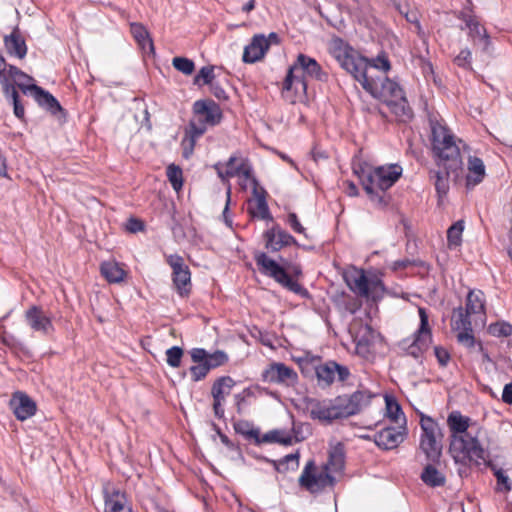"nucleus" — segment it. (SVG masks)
<instances>
[{
    "instance_id": "obj_1",
    "label": "nucleus",
    "mask_w": 512,
    "mask_h": 512,
    "mask_svg": "<svg viewBox=\"0 0 512 512\" xmlns=\"http://www.w3.org/2000/svg\"><path fill=\"white\" fill-rule=\"evenodd\" d=\"M432 147L437 157L438 170H430V179L433 181L439 200L445 197L449 191V177L451 174L458 176L462 170V158L460 149L454 136L449 130L438 123L431 121Z\"/></svg>"
},
{
    "instance_id": "obj_2",
    "label": "nucleus",
    "mask_w": 512,
    "mask_h": 512,
    "mask_svg": "<svg viewBox=\"0 0 512 512\" xmlns=\"http://www.w3.org/2000/svg\"><path fill=\"white\" fill-rule=\"evenodd\" d=\"M335 58L341 68L351 74L365 91L384 103L387 104L390 99H399L404 95L403 89L397 82L385 77L378 83L375 79L368 77L366 57L359 55L351 47L336 50Z\"/></svg>"
},
{
    "instance_id": "obj_3",
    "label": "nucleus",
    "mask_w": 512,
    "mask_h": 512,
    "mask_svg": "<svg viewBox=\"0 0 512 512\" xmlns=\"http://www.w3.org/2000/svg\"><path fill=\"white\" fill-rule=\"evenodd\" d=\"M447 425L450 430L449 453L456 463L467 464L485 461V449L482 447L478 432L473 434L470 428V418L458 411L448 415Z\"/></svg>"
},
{
    "instance_id": "obj_4",
    "label": "nucleus",
    "mask_w": 512,
    "mask_h": 512,
    "mask_svg": "<svg viewBox=\"0 0 512 512\" xmlns=\"http://www.w3.org/2000/svg\"><path fill=\"white\" fill-rule=\"evenodd\" d=\"M254 260L261 274L272 278L282 287L303 298H309V292L298 283L302 276V268L299 264H293L283 257H279L280 263L269 258L264 252H256Z\"/></svg>"
},
{
    "instance_id": "obj_5",
    "label": "nucleus",
    "mask_w": 512,
    "mask_h": 512,
    "mask_svg": "<svg viewBox=\"0 0 512 512\" xmlns=\"http://www.w3.org/2000/svg\"><path fill=\"white\" fill-rule=\"evenodd\" d=\"M306 78H311L319 82H327L329 76L314 58L300 53L293 65L288 69L287 75L283 81V92L290 91L294 86L296 91L301 89L303 93H306Z\"/></svg>"
},
{
    "instance_id": "obj_6",
    "label": "nucleus",
    "mask_w": 512,
    "mask_h": 512,
    "mask_svg": "<svg viewBox=\"0 0 512 512\" xmlns=\"http://www.w3.org/2000/svg\"><path fill=\"white\" fill-rule=\"evenodd\" d=\"M193 112L198 123L195 121L190 122L191 135L189 139V148L185 147L183 151V155L186 158H188L193 151L195 138H198L205 133L206 126H215L220 123L222 119V111L219 105L211 99L197 100L193 104Z\"/></svg>"
},
{
    "instance_id": "obj_7",
    "label": "nucleus",
    "mask_w": 512,
    "mask_h": 512,
    "mask_svg": "<svg viewBox=\"0 0 512 512\" xmlns=\"http://www.w3.org/2000/svg\"><path fill=\"white\" fill-rule=\"evenodd\" d=\"M420 426L422 429L420 449L429 462L439 463L443 449L442 429L436 421L426 415H421Z\"/></svg>"
},
{
    "instance_id": "obj_8",
    "label": "nucleus",
    "mask_w": 512,
    "mask_h": 512,
    "mask_svg": "<svg viewBox=\"0 0 512 512\" xmlns=\"http://www.w3.org/2000/svg\"><path fill=\"white\" fill-rule=\"evenodd\" d=\"M373 395L368 390H357L351 395H339L332 400L337 419L358 414L370 404Z\"/></svg>"
},
{
    "instance_id": "obj_9",
    "label": "nucleus",
    "mask_w": 512,
    "mask_h": 512,
    "mask_svg": "<svg viewBox=\"0 0 512 512\" xmlns=\"http://www.w3.org/2000/svg\"><path fill=\"white\" fill-rule=\"evenodd\" d=\"M418 314L420 317V326L414 333L413 341L409 345L403 346V349L406 355L411 356L422 363L423 354L428 350L432 342V333L426 309L419 307ZM403 345H405V342H403Z\"/></svg>"
},
{
    "instance_id": "obj_10",
    "label": "nucleus",
    "mask_w": 512,
    "mask_h": 512,
    "mask_svg": "<svg viewBox=\"0 0 512 512\" xmlns=\"http://www.w3.org/2000/svg\"><path fill=\"white\" fill-rule=\"evenodd\" d=\"M166 262L172 269V282L175 290L181 297H188L191 293V272L184 258L178 254L166 256Z\"/></svg>"
},
{
    "instance_id": "obj_11",
    "label": "nucleus",
    "mask_w": 512,
    "mask_h": 512,
    "mask_svg": "<svg viewBox=\"0 0 512 512\" xmlns=\"http://www.w3.org/2000/svg\"><path fill=\"white\" fill-rule=\"evenodd\" d=\"M471 315V313H467L466 309L459 307L454 309L451 318L452 329L458 331V343L470 350L476 346V339L473 335L472 322L470 320Z\"/></svg>"
},
{
    "instance_id": "obj_12",
    "label": "nucleus",
    "mask_w": 512,
    "mask_h": 512,
    "mask_svg": "<svg viewBox=\"0 0 512 512\" xmlns=\"http://www.w3.org/2000/svg\"><path fill=\"white\" fill-rule=\"evenodd\" d=\"M327 470L328 466H325V471L315 474L314 461H308L301 476L299 477L300 486L310 492L320 491L327 486H333L335 483V477L328 473Z\"/></svg>"
},
{
    "instance_id": "obj_13",
    "label": "nucleus",
    "mask_w": 512,
    "mask_h": 512,
    "mask_svg": "<svg viewBox=\"0 0 512 512\" xmlns=\"http://www.w3.org/2000/svg\"><path fill=\"white\" fill-rule=\"evenodd\" d=\"M402 167L398 164H390L385 166H378L373 169V189L376 190L380 195H383V201L381 205H386L385 192L391 188L401 177Z\"/></svg>"
},
{
    "instance_id": "obj_14",
    "label": "nucleus",
    "mask_w": 512,
    "mask_h": 512,
    "mask_svg": "<svg viewBox=\"0 0 512 512\" xmlns=\"http://www.w3.org/2000/svg\"><path fill=\"white\" fill-rule=\"evenodd\" d=\"M262 380L271 384L292 387L298 382V374L284 363L273 362L263 370Z\"/></svg>"
},
{
    "instance_id": "obj_15",
    "label": "nucleus",
    "mask_w": 512,
    "mask_h": 512,
    "mask_svg": "<svg viewBox=\"0 0 512 512\" xmlns=\"http://www.w3.org/2000/svg\"><path fill=\"white\" fill-rule=\"evenodd\" d=\"M315 374L318 386L321 388L330 387L336 379L340 382L346 381L350 376L348 367L338 364L335 361H327L316 366Z\"/></svg>"
},
{
    "instance_id": "obj_16",
    "label": "nucleus",
    "mask_w": 512,
    "mask_h": 512,
    "mask_svg": "<svg viewBox=\"0 0 512 512\" xmlns=\"http://www.w3.org/2000/svg\"><path fill=\"white\" fill-rule=\"evenodd\" d=\"M18 88L24 94H31L39 106L45 108L52 115H58V113L64 114V109L58 102V100L50 94L48 91L44 90L42 87L36 84H24L19 83Z\"/></svg>"
},
{
    "instance_id": "obj_17",
    "label": "nucleus",
    "mask_w": 512,
    "mask_h": 512,
    "mask_svg": "<svg viewBox=\"0 0 512 512\" xmlns=\"http://www.w3.org/2000/svg\"><path fill=\"white\" fill-rule=\"evenodd\" d=\"M345 282L351 291L359 296L369 298L371 291L383 289L380 280L369 281L363 270H354L344 276Z\"/></svg>"
},
{
    "instance_id": "obj_18",
    "label": "nucleus",
    "mask_w": 512,
    "mask_h": 512,
    "mask_svg": "<svg viewBox=\"0 0 512 512\" xmlns=\"http://www.w3.org/2000/svg\"><path fill=\"white\" fill-rule=\"evenodd\" d=\"M234 385L235 381L230 376L219 377L212 385L213 411L214 415L219 419L224 417L223 404Z\"/></svg>"
},
{
    "instance_id": "obj_19",
    "label": "nucleus",
    "mask_w": 512,
    "mask_h": 512,
    "mask_svg": "<svg viewBox=\"0 0 512 512\" xmlns=\"http://www.w3.org/2000/svg\"><path fill=\"white\" fill-rule=\"evenodd\" d=\"M24 317L29 327L35 332L47 336L54 331L51 318L45 314L44 310L40 306H30L25 311Z\"/></svg>"
},
{
    "instance_id": "obj_20",
    "label": "nucleus",
    "mask_w": 512,
    "mask_h": 512,
    "mask_svg": "<svg viewBox=\"0 0 512 512\" xmlns=\"http://www.w3.org/2000/svg\"><path fill=\"white\" fill-rule=\"evenodd\" d=\"M263 238L265 240V248L271 252H278L290 245H299L297 240L278 224L266 230Z\"/></svg>"
},
{
    "instance_id": "obj_21",
    "label": "nucleus",
    "mask_w": 512,
    "mask_h": 512,
    "mask_svg": "<svg viewBox=\"0 0 512 512\" xmlns=\"http://www.w3.org/2000/svg\"><path fill=\"white\" fill-rule=\"evenodd\" d=\"M9 404L15 417L20 421H24L36 413V403L25 393L16 392Z\"/></svg>"
},
{
    "instance_id": "obj_22",
    "label": "nucleus",
    "mask_w": 512,
    "mask_h": 512,
    "mask_svg": "<svg viewBox=\"0 0 512 512\" xmlns=\"http://www.w3.org/2000/svg\"><path fill=\"white\" fill-rule=\"evenodd\" d=\"M190 355L193 362H204L210 371L225 365L229 360L228 355L222 350L209 353L204 348H193Z\"/></svg>"
},
{
    "instance_id": "obj_23",
    "label": "nucleus",
    "mask_w": 512,
    "mask_h": 512,
    "mask_svg": "<svg viewBox=\"0 0 512 512\" xmlns=\"http://www.w3.org/2000/svg\"><path fill=\"white\" fill-rule=\"evenodd\" d=\"M307 407L310 409V417L328 423L337 419L332 400L319 401L315 398H305Z\"/></svg>"
},
{
    "instance_id": "obj_24",
    "label": "nucleus",
    "mask_w": 512,
    "mask_h": 512,
    "mask_svg": "<svg viewBox=\"0 0 512 512\" xmlns=\"http://www.w3.org/2000/svg\"><path fill=\"white\" fill-rule=\"evenodd\" d=\"M4 47L7 54L17 59H24L27 55V45L18 26L14 27L12 32L3 38Z\"/></svg>"
},
{
    "instance_id": "obj_25",
    "label": "nucleus",
    "mask_w": 512,
    "mask_h": 512,
    "mask_svg": "<svg viewBox=\"0 0 512 512\" xmlns=\"http://www.w3.org/2000/svg\"><path fill=\"white\" fill-rule=\"evenodd\" d=\"M269 47L270 42L265 35H254L250 44L244 48L242 59L245 63H255L264 57Z\"/></svg>"
},
{
    "instance_id": "obj_26",
    "label": "nucleus",
    "mask_w": 512,
    "mask_h": 512,
    "mask_svg": "<svg viewBox=\"0 0 512 512\" xmlns=\"http://www.w3.org/2000/svg\"><path fill=\"white\" fill-rule=\"evenodd\" d=\"M373 169L374 168L367 164H359L357 167H354V173L359 178L363 189L369 195L371 201L376 202L377 204H382L384 203L383 195H380L377 190L373 189Z\"/></svg>"
},
{
    "instance_id": "obj_27",
    "label": "nucleus",
    "mask_w": 512,
    "mask_h": 512,
    "mask_svg": "<svg viewBox=\"0 0 512 512\" xmlns=\"http://www.w3.org/2000/svg\"><path fill=\"white\" fill-rule=\"evenodd\" d=\"M404 440V433L394 427H387L374 435L375 444L382 449L396 448Z\"/></svg>"
},
{
    "instance_id": "obj_28",
    "label": "nucleus",
    "mask_w": 512,
    "mask_h": 512,
    "mask_svg": "<svg viewBox=\"0 0 512 512\" xmlns=\"http://www.w3.org/2000/svg\"><path fill=\"white\" fill-rule=\"evenodd\" d=\"M259 183L257 179H253V195L257 200V212L249 208V213L253 217H258L263 220H272L273 217L269 211V207L266 201V191L263 188H258Z\"/></svg>"
},
{
    "instance_id": "obj_29",
    "label": "nucleus",
    "mask_w": 512,
    "mask_h": 512,
    "mask_svg": "<svg viewBox=\"0 0 512 512\" xmlns=\"http://www.w3.org/2000/svg\"><path fill=\"white\" fill-rule=\"evenodd\" d=\"M468 171L466 186L468 189H471L481 183L485 177L483 161L476 156H470L468 159Z\"/></svg>"
},
{
    "instance_id": "obj_30",
    "label": "nucleus",
    "mask_w": 512,
    "mask_h": 512,
    "mask_svg": "<svg viewBox=\"0 0 512 512\" xmlns=\"http://www.w3.org/2000/svg\"><path fill=\"white\" fill-rule=\"evenodd\" d=\"M105 504L108 509L106 512H132L131 507L127 505L125 493L118 489H113L111 493L105 491Z\"/></svg>"
},
{
    "instance_id": "obj_31",
    "label": "nucleus",
    "mask_w": 512,
    "mask_h": 512,
    "mask_svg": "<svg viewBox=\"0 0 512 512\" xmlns=\"http://www.w3.org/2000/svg\"><path fill=\"white\" fill-rule=\"evenodd\" d=\"M299 458L300 454L298 451L288 454L280 460H272L264 456L258 457V459L272 464L274 469L279 473H285L289 470H297L299 467Z\"/></svg>"
},
{
    "instance_id": "obj_32",
    "label": "nucleus",
    "mask_w": 512,
    "mask_h": 512,
    "mask_svg": "<svg viewBox=\"0 0 512 512\" xmlns=\"http://www.w3.org/2000/svg\"><path fill=\"white\" fill-rule=\"evenodd\" d=\"M386 105L401 122H407L413 118V110L409 106L405 95H402L399 99H390Z\"/></svg>"
},
{
    "instance_id": "obj_33",
    "label": "nucleus",
    "mask_w": 512,
    "mask_h": 512,
    "mask_svg": "<svg viewBox=\"0 0 512 512\" xmlns=\"http://www.w3.org/2000/svg\"><path fill=\"white\" fill-rule=\"evenodd\" d=\"M435 463H428L424 468L420 475L421 480L424 484L429 487H441L446 483L445 475L440 472L435 466Z\"/></svg>"
},
{
    "instance_id": "obj_34",
    "label": "nucleus",
    "mask_w": 512,
    "mask_h": 512,
    "mask_svg": "<svg viewBox=\"0 0 512 512\" xmlns=\"http://www.w3.org/2000/svg\"><path fill=\"white\" fill-rule=\"evenodd\" d=\"M467 313L485 315L484 293L480 290L470 291L466 299Z\"/></svg>"
},
{
    "instance_id": "obj_35",
    "label": "nucleus",
    "mask_w": 512,
    "mask_h": 512,
    "mask_svg": "<svg viewBox=\"0 0 512 512\" xmlns=\"http://www.w3.org/2000/svg\"><path fill=\"white\" fill-rule=\"evenodd\" d=\"M100 270L103 277L110 283H119L125 277V271L116 262H104Z\"/></svg>"
},
{
    "instance_id": "obj_36",
    "label": "nucleus",
    "mask_w": 512,
    "mask_h": 512,
    "mask_svg": "<svg viewBox=\"0 0 512 512\" xmlns=\"http://www.w3.org/2000/svg\"><path fill=\"white\" fill-rule=\"evenodd\" d=\"M131 33L142 49H146V47H148L151 52H154L153 41L147 29L142 24L132 23Z\"/></svg>"
},
{
    "instance_id": "obj_37",
    "label": "nucleus",
    "mask_w": 512,
    "mask_h": 512,
    "mask_svg": "<svg viewBox=\"0 0 512 512\" xmlns=\"http://www.w3.org/2000/svg\"><path fill=\"white\" fill-rule=\"evenodd\" d=\"M3 94L7 99H11L14 108V114L17 118L23 119L25 115V110L23 105L20 102L19 94L14 87V85H3L2 86Z\"/></svg>"
},
{
    "instance_id": "obj_38",
    "label": "nucleus",
    "mask_w": 512,
    "mask_h": 512,
    "mask_svg": "<svg viewBox=\"0 0 512 512\" xmlns=\"http://www.w3.org/2000/svg\"><path fill=\"white\" fill-rule=\"evenodd\" d=\"M464 230V221L458 220L447 230V242L450 249L457 248L462 243V233Z\"/></svg>"
},
{
    "instance_id": "obj_39",
    "label": "nucleus",
    "mask_w": 512,
    "mask_h": 512,
    "mask_svg": "<svg viewBox=\"0 0 512 512\" xmlns=\"http://www.w3.org/2000/svg\"><path fill=\"white\" fill-rule=\"evenodd\" d=\"M487 454L485 453V461H483L487 467H489L493 472L497 479V486L499 490H503L508 492L511 490V482L509 477L504 473V471L500 468H497L491 461L486 459Z\"/></svg>"
},
{
    "instance_id": "obj_40",
    "label": "nucleus",
    "mask_w": 512,
    "mask_h": 512,
    "mask_svg": "<svg viewBox=\"0 0 512 512\" xmlns=\"http://www.w3.org/2000/svg\"><path fill=\"white\" fill-rule=\"evenodd\" d=\"M466 27L469 29V35L472 37L474 41L477 39L484 40L486 43L488 42V36L486 34V29L480 25V23L474 17H468L465 20Z\"/></svg>"
},
{
    "instance_id": "obj_41",
    "label": "nucleus",
    "mask_w": 512,
    "mask_h": 512,
    "mask_svg": "<svg viewBox=\"0 0 512 512\" xmlns=\"http://www.w3.org/2000/svg\"><path fill=\"white\" fill-rule=\"evenodd\" d=\"M385 402H386L387 416L392 421H394L396 423H400L401 419L405 423L406 422L405 416H404V413L402 412L401 406L398 404V402L395 399H393L392 397H386Z\"/></svg>"
},
{
    "instance_id": "obj_42",
    "label": "nucleus",
    "mask_w": 512,
    "mask_h": 512,
    "mask_svg": "<svg viewBox=\"0 0 512 512\" xmlns=\"http://www.w3.org/2000/svg\"><path fill=\"white\" fill-rule=\"evenodd\" d=\"M215 74H214V66L213 65H207L203 66L198 74L194 77L193 83L195 85L201 86V85H212L215 81Z\"/></svg>"
},
{
    "instance_id": "obj_43",
    "label": "nucleus",
    "mask_w": 512,
    "mask_h": 512,
    "mask_svg": "<svg viewBox=\"0 0 512 512\" xmlns=\"http://www.w3.org/2000/svg\"><path fill=\"white\" fill-rule=\"evenodd\" d=\"M167 177L175 191H179L183 186V172L182 169L175 165L170 164L167 167Z\"/></svg>"
},
{
    "instance_id": "obj_44",
    "label": "nucleus",
    "mask_w": 512,
    "mask_h": 512,
    "mask_svg": "<svg viewBox=\"0 0 512 512\" xmlns=\"http://www.w3.org/2000/svg\"><path fill=\"white\" fill-rule=\"evenodd\" d=\"M225 175L228 177L234 176H243L244 178L251 180L253 183V179H256L253 176L252 168L249 164L242 162L235 169H226Z\"/></svg>"
},
{
    "instance_id": "obj_45",
    "label": "nucleus",
    "mask_w": 512,
    "mask_h": 512,
    "mask_svg": "<svg viewBox=\"0 0 512 512\" xmlns=\"http://www.w3.org/2000/svg\"><path fill=\"white\" fill-rule=\"evenodd\" d=\"M18 77H27L31 79V76L20 70L18 67L6 64L5 78L7 79V85L18 86L19 83H22L21 81L17 80Z\"/></svg>"
},
{
    "instance_id": "obj_46",
    "label": "nucleus",
    "mask_w": 512,
    "mask_h": 512,
    "mask_svg": "<svg viewBox=\"0 0 512 512\" xmlns=\"http://www.w3.org/2000/svg\"><path fill=\"white\" fill-rule=\"evenodd\" d=\"M488 332L494 337H508L512 334V325L508 322H496L490 324Z\"/></svg>"
},
{
    "instance_id": "obj_47",
    "label": "nucleus",
    "mask_w": 512,
    "mask_h": 512,
    "mask_svg": "<svg viewBox=\"0 0 512 512\" xmlns=\"http://www.w3.org/2000/svg\"><path fill=\"white\" fill-rule=\"evenodd\" d=\"M172 65L176 70L185 75H191L195 70L194 62L186 57H174Z\"/></svg>"
},
{
    "instance_id": "obj_48",
    "label": "nucleus",
    "mask_w": 512,
    "mask_h": 512,
    "mask_svg": "<svg viewBox=\"0 0 512 512\" xmlns=\"http://www.w3.org/2000/svg\"><path fill=\"white\" fill-rule=\"evenodd\" d=\"M184 351L179 346H173L166 350V362L170 367L178 368L181 365V360Z\"/></svg>"
},
{
    "instance_id": "obj_49",
    "label": "nucleus",
    "mask_w": 512,
    "mask_h": 512,
    "mask_svg": "<svg viewBox=\"0 0 512 512\" xmlns=\"http://www.w3.org/2000/svg\"><path fill=\"white\" fill-rule=\"evenodd\" d=\"M195 364L189 368L191 379L193 382L203 380L210 372L204 362H194Z\"/></svg>"
},
{
    "instance_id": "obj_50",
    "label": "nucleus",
    "mask_w": 512,
    "mask_h": 512,
    "mask_svg": "<svg viewBox=\"0 0 512 512\" xmlns=\"http://www.w3.org/2000/svg\"><path fill=\"white\" fill-rule=\"evenodd\" d=\"M368 67H374L376 69L382 70L383 72H387L391 69L390 61L385 53L379 54L376 58L369 60L368 58Z\"/></svg>"
},
{
    "instance_id": "obj_51",
    "label": "nucleus",
    "mask_w": 512,
    "mask_h": 512,
    "mask_svg": "<svg viewBox=\"0 0 512 512\" xmlns=\"http://www.w3.org/2000/svg\"><path fill=\"white\" fill-rule=\"evenodd\" d=\"M472 54L469 49H462L460 53L454 58V63L462 68L471 69Z\"/></svg>"
},
{
    "instance_id": "obj_52",
    "label": "nucleus",
    "mask_w": 512,
    "mask_h": 512,
    "mask_svg": "<svg viewBox=\"0 0 512 512\" xmlns=\"http://www.w3.org/2000/svg\"><path fill=\"white\" fill-rule=\"evenodd\" d=\"M434 354L437 358V361L439 363L440 366L442 367H446L447 364L449 363L450 361V354L449 352L441 347V346H435L434 347Z\"/></svg>"
},
{
    "instance_id": "obj_53",
    "label": "nucleus",
    "mask_w": 512,
    "mask_h": 512,
    "mask_svg": "<svg viewBox=\"0 0 512 512\" xmlns=\"http://www.w3.org/2000/svg\"><path fill=\"white\" fill-rule=\"evenodd\" d=\"M343 462H344V459H343V454L341 452L334 451V452L330 453L328 464L333 466L335 471L342 468Z\"/></svg>"
},
{
    "instance_id": "obj_54",
    "label": "nucleus",
    "mask_w": 512,
    "mask_h": 512,
    "mask_svg": "<svg viewBox=\"0 0 512 512\" xmlns=\"http://www.w3.org/2000/svg\"><path fill=\"white\" fill-rule=\"evenodd\" d=\"M210 92L220 101L228 100L226 91L221 87L218 82H214L209 86Z\"/></svg>"
},
{
    "instance_id": "obj_55",
    "label": "nucleus",
    "mask_w": 512,
    "mask_h": 512,
    "mask_svg": "<svg viewBox=\"0 0 512 512\" xmlns=\"http://www.w3.org/2000/svg\"><path fill=\"white\" fill-rule=\"evenodd\" d=\"M126 230L131 233H137L144 230V223L136 218H129L126 223Z\"/></svg>"
},
{
    "instance_id": "obj_56",
    "label": "nucleus",
    "mask_w": 512,
    "mask_h": 512,
    "mask_svg": "<svg viewBox=\"0 0 512 512\" xmlns=\"http://www.w3.org/2000/svg\"><path fill=\"white\" fill-rule=\"evenodd\" d=\"M288 224L290 225L294 232L299 234L305 233V228L301 225L295 213H289Z\"/></svg>"
},
{
    "instance_id": "obj_57",
    "label": "nucleus",
    "mask_w": 512,
    "mask_h": 512,
    "mask_svg": "<svg viewBox=\"0 0 512 512\" xmlns=\"http://www.w3.org/2000/svg\"><path fill=\"white\" fill-rule=\"evenodd\" d=\"M282 434V431L280 430H272L263 435L261 438L262 442L269 443V442H275L279 443L280 435Z\"/></svg>"
},
{
    "instance_id": "obj_58",
    "label": "nucleus",
    "mask_w": 512,
    "mask_h": 512,
    "mask_svg": "<svg viewBox=\"0 0 512 512\" xmlns=\"http://www.w3.org/2000/svg\"><path fill=\"white\" fill-rule=\"evenodd\" d=\"M411 265L412 266H421L422 262L419 260L404 259V260L396 261L394 263V269H404Z\"/></svg>"
},
{
    "instance_id": "obj_59",
    "label": "nucleus",
    "mask_w": 512,
    "mask_h": 512,
    "mask_svg": "<svg viewBox=\"0 0 512 512\" xmlns=\"http://www.w3.org/2000/svg\"><path fill=\"white\" fill-rule=\"evenodd\" d=\"M474 350H477L481 356H482V362L483 363H493L492 359L490 358L488 352L483 347V344L481 341H476V346L473 348Z\"/></svg>"
},
{
    "instance_id": "obj_60",
    "label": "nucleus",
    "mask_w": 512,
    "mask_h": 512,
    "mask_svg": "<svg viewBox=\"0 0 512 512\" xmlns=\"http://www.w3.org/2000/svg\"><path fill=\"white\" fill-rule=\"evenodd\" d=\"M216 431H217V434L219 435L220 437V440L221 442L230 450H235L237 449V447L235 446V444L228 438L227 435H225L224 433L221 432L220 428H218L216 425H214Z\"/></svg>"
},
{
    "instance_id": "obj_61",
    "label": "nucleus",
    "mask_w": 512,
    "mask_h": 512,
    "mask_svg": "<svg viewBox=\"0 0 512 512\" xmlns=\"http://www.w3.org/2000/svg\"><path fill=\"white\" fill-rule=\"evenodd\" d=\"M502 401L506 404H512V382L504 386L502 393Z\"/></svg>"
},
{
    "instance_id": "obj_62",
    "label": "nucleus",
    "mask_w": 512,
    "mask_h": 512,
    "mask_svg": "<svg viewBox=\"0 0 512 512\" xmlns=\"http://www.w3.org/2000/svg\"><path fill=\"white\" fill-rule=\"evenodd\" d=\"M5 68L6 62L2 54L0 53V83L2 86L7 84V79L5 78Z\"/></svg>"
},
{
    "instance_id": "obj_63",
    "label": "nucleus",
    "mask_w": 512,
    "mask_h": 512,
    "mask_svg": "<svg viewBox=\"0 0 512 512\" xmlns=\"http://www.w3.org/2000/svg\"><path fill=\"white\" fill-rule=\"evenodd\" d=\"M294 441L295 440H294L293 436H291L289 434L285 435L284 432H282V434L280 435L279 444L289 446V445H292V443Z\"/></svg>"
},
{
    "instance_id": "obj_64",
    "label": "nucleus",
    "mask_w": 512,
    "mask_h": 512,
    "mask_svg": "<svg viewBox=\"0 0 512 512\" xmlns=\"http://www.w3.org/2000/svg\"><path fill=\"white\" fill-rule=\"evenodd\" d=\"M346 193L350 197L357 196L358 195V188H357V186L353 182L348 181L347 182Z\"/></svg>"
}]
</instances>
